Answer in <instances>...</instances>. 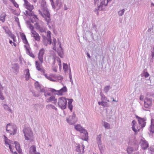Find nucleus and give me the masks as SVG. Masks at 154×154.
I'll return each mask as SVG.
<instances>
[{"label": "nucleus", "instance_id": "obj_1", "mask_svg": "<svg viewBox=\"0 0 154 154\" xmlns=\"http://www.w3.org/2000/svg\"><path fill=\"white\" fill-rule=\"evenodd\" d=\"M75 129L77 131L80 132L81 133L83 134L82 139L84 140L87 141L88 138V134L87 131L83 128L80 125L77 124L75 125Z\"/></svg>", "mask_w": 154, "mask_h": 154}, {"label": "nucleus", "instance_id": "obj_2", "mask_svg": "<svg viewBox=\"0 0 154 154\" xmlns=\"http://www.w3.org/2000/svg\"><path fill=\"white\" fill-rule=\"evenodd\" d=\"M25 140H31L33 136V133L29 127L24 128L23 130Z\"/></svg>", "mask_w": 154, "mask_h": 154}, {"label": "nucleus", "instance_id": "obj_3", "mask_svg": "<svg viewBox=\"0 0 154 154\" xmlns=\"http://www.w3.org/2000/svg\"><path fill=\"white\" fill-rule=\"evenodd\" d=\"M38 11L39 14L43 17L44 18L45 20L47 22V25H48L51 19H50V14L48 10H42V11H41V10H38Z\"/></svg>", "mask_w": 154, "mask_h": 154}, {"label": "nucleus", "instance_id": "obj_4", "mask_svg": "<svg viewBox=\"0 0 154 154\" xmlns=\"http://www.w3.org/2000/svg\"><path fill=\"white\" fill-rule=\"evenodd\" d=\"M66 99L63 97L59 98L58 102V106L62 109H64L66 108L67 104Z\"/></svg>", "mask_w": 154, "mask_h": 154}, {"label": "nucleus", "instance_id": "obj_5", "mask_svg": "<svg viewBox=\"0 0 154 154\" xmlns=\"http://www.w3.org/2000/svg\"><path fill=\"white\" fill-rule=\"evenodd\" d=\"M77 121V118L76 117V115L74 112L72 115L69 116V118L66 119L67 122L70 125L75 124Z\"/></svg>", "mask_w": 154, "mask_h": 154}, {"label": "nucleus", "instance_id": "obj_6", "mask_svg": "<svg viewBox=\"0 0 154 154\" xmlns=\"http://www.w3.org/2000/svg\"><path fill=\"white\" fill-rule=\"evenodd\" d=\"M50 91L54 94L58 95H62L63 93L66 92L67 91V89L66 86H63L62 88L59 90H56L54 89H51Z\"/></svg>", "mask_w": 154, "mask_h": 154}, {"label": "nucleus", "instance_id": "obj_7", "mask_svg": "<svg viewBox=\"0 0 154 154\" xmlns=\"http://www.w3.org/2000/svg\"><path fill=\"white\" fill-rule=\"evenodd\" d=\"M152 98L146 97L144 100V107L146 108L149 109L152 106Z\"/></svg>", "mask_w": 154, "mask_h": 154}, {"label": "nucleus", "instance_id": "obj_8", "mask_svg": "<svg viewBox=\"0 0 154 154\" xmlns=\"http://www.w3.org/2000/svg\"><path fill=\"white\" fill-rule=\"evenodd\" d=\"M136 117L137 119L138 123L140 125L141 127L142 128L144 127L146 124V117L142 118L137 116H136Z\"/></svg>", "mask_w": 154, "mask_h": 154}, {"label": "nucleus", "instance_id": "obj_9", "mask_svg": "<svg viewBox=\"0 0 154 154\" xmlns=\"http://www.w3.org/2000/svg\"><path fill=\"white\" fill-rule=\"evenodd\" d=\"M142 149L145 150L149 146L148 142L144 138L141 139L140 142Z\"/></svg>", "mask_w": 154, "mask_h": 154}, {"label": "nucleus", "instance_id": "obj_10", "mask_svg": "<svg viewBox=\"0 0 154 154\" xmlns=\"http://www.w3.org/2000/svg\"><path fill=\"white\" fill-rule=\"evenodd\" d=\"M85 146L82 144V146L78 144L76 146L75 151L78 152V154H83L84 152Z\"/></svg>", "mask_w": 154, "mask_h": 154}, {"label": "nucleus", "instance_id": "obj_11", "mask_svg": "<svg viewBox=\"0 0 154 154\" xmlns=\"http://www.w3.org/2000/svg\"><path fill=\"white\" fill-rule=\"evenodd\" d=\"M45 53V50L43 48H42L39 51L38 57L39 60L41 64H42L43 62V57Z\"/></svg>", "mask_w": 154, "mask_h": 154}, {"label": "nucleus", "instance_id": "obj_12", "mask_svg": "<svg viewBox=\"0 0 154 154\" xmlns=\"http://www.w3.org/2000/svg\"><path fill=\"white\" fill-rule=\"evenodd\" d=\"M23 6L27 10H33L34 9L33 5L31 4L27 0H24Z\"/></svg>", "mask_w": 154, "mask_h": 154}, {"label": "nucleus", "instance_id": "obj_13", "mask_svg": "<svg viewBox=\"0 0 154 154\" xmlns=\"http://www.w3.org/2000/svg\"><path fill=\"white\" fill-rule=\"evenodd\" d=\"M91 37L93 40H94V38L93 36V34L90 31H86L85 35H83L84 38L87 40L88 38Z\"/></svg>", "mask_w": 154, "mask_h": 154}, {"label": "nucleus", "instance_id": "obj_14", "mask_svg": "<svg viewBox=\"0 0 154 154\" xmlns=\"http://www.w3.org/2000/svg\"><path fill=\"white\" fill-rule=\"evenodd\" d=\"M35 64L36 68L38 70L42 72L43 73H45V70L44 69L40 67V65L38 61H36Z\"/></svg>", "mask_w": 154, "mask_h": 154}, {"label": "nucleus", "instance_id": "obj_15", "mask_svg": "<svg viewBox=\"0 0 154 154\" xmlns=\"http://www.w3.org/2000/svg\"><path fill=\"white\" fill-rule=\"evenodd\" d=\"M149 130L151 133H154V120L153 119H151V125L149 128Z\"/></svg>", "mask_w": 154, "mask_h": 154}, {"label": "nucleus", "instance_id": "obj_16", "mask_svg": "<svg viewBox=\"0 0 154 154\" xmlns=\"http://www.w3.org/2000/svg\"><path fill=\"white\" fill-rule=\"evenodd\" d=\"M31 33L33 35V37L35 40L37 41H39L40 36L39 34L35 31H32Z\"/></svg>", "mask_w": 154, "mask_h": 154}, {"label": "nucleus", "instance_id": "obj_17", "mask_svg": "<svg viewBox=\"0 0 154 154\" xmlns=\"http://www.w3.org/2000/svg\"><path fill=\"white\" fill-rule=\"evenodd\" d=\"M25 71L26 72L25 75V78L26 81H28L30 77V74L29 73V71L28 69H25Z\"/></svg>", "mask_w": 154, "mask_h": 154}, {"label": "nucleus", "instance_id": "obj_18", "mask_svg": "<svg viewBox=\"0 0 154 154\" xmlns=\"http://www.w3.org/2000/svg\"><path fill=\"white\" fill-rule=\"evenodd\" d=\"M136 123V122L134 120H133L132 122V130L134 131L135 133H137L138 131H139V130H137L136 129L135 127V125Z\"/></svg>", "mask_w": 154, "mask_h": 154}, {"label": "nucleus", "instance_id": "obj_19", "mask_svg": "<svg viewBox=\"0 0 154 154\" xmlns=\"http://www.w3.org/2000/svg\"><path fill=\"white\" fill-rule=\"evenodd\" d=\"M3 107L5 110L8 111L11 113H13L12 110L6 104H4L3 105Z\"/></svg>", "mask_w": 154, "mask_h": 154}, {"label": "nucleus", "instance_id": "obj_20", "mask_svg": "<svg viewBox=\"0 0 154 154\" xmlns=\"http://www.w3.org/2000/svg\"><path fill=\"white\" fill-rule=\"evenodd\" d=\"M106 114L107 118L109 119H111L112 116V110H111L109 112L107 110H106Z\"/></svg>", "mask_w": 154, "mask_h": 154}, {"label": "nucleus", "instance_id": "obj_21", "mask_svg": "<svg viewBox=\"0 0 154 154\" xmlns=\"http://www.w3.org/2000/svg\"><path fill=\"white\" fill-rule=\"evenodd\" d=\"M97 141L98 145H101L102 144L101 134H99L97 136Z\"/></svg>", "mask_w": 154, "mask_h": 154}, {"label": "nucleus", "instance_id": "obj_22", "mask_svg": "<svg viewBox=\"0 0 154 154\" xmlns=\"http://www.w3.org/2000/svg\"><path fill=\"white\" fill-rule=\"evenodd\" d=\"M32 10H26V14L27 16H32L34 13L32 11Z\"/></svg>", "mask_w": 154, "mask_h": 154}, {"label": "nucleus", "instance_id": "obj_23", "mask_svg": "<svg viewBox=\"0 0 154 154\" xmlns=\"http://www.w3.org/2000/svg\"><path fill=\"white\" fill-rule=\"evenodd\" d=\"M111 88V87L110 85L106 86L104 88L103 91L105 93L107 94L108 92Z\"/></svg>", "mask_w": 154, "mask_h": 154}, {"label": "nucleus", "instance_id": "obj_24", "mask_svg": "<svg viewBox=\"0 0 154 154\" xmlns=\"http://www.w3.org/2000/svg\"><path fill=\"white\" fill-rule=\"evenodd\" d=\"M101 5H102L106 6L108 2L111 1L112 0H101Z\"/></svg>", "mask_w": 154, "mask_h": 154}, {"label": "nucleus", "instance_id": "obj_25", "mask_svg": "<svg viewBox=\"0 0 154 154\" xmlns=\"http://www.w3.org/2000/svg\"><path fill=\"white\" fill-rule=\"evenodd\" d=\"M36 147L34 146H31L29 148V152L32 154L36 151Z\"/></svg>", "mask_w": 154, "mask_h": 154}, {"label": "nucleus", "instance_id": "obj_26", "mask_svg": "<svg viewBox=\"0 0 154 154\" xmlns=\"http://www.w3.org/2000/svg\"><path fill=\"white\" fill-rule=\"evenodd\" d=\"M14 70L16 72L19 69V67L18 64L17 63H15L13 65V67Z\"/></svg>", "mask_w": 154, "mask_h": 154}, {"label": "nucleus", "instance_id": "obj_27", "mask_svg": "<svg viewBox=\"0 0 154 154\" xmlns=\"http://www.w3.org/2000/svg\"><path fill=\"white\" fill-rule=\"evenodd\" d=\"M55 97L54 96H52L50 97L49 98H48L46 100V102L47 103L49 102H50L53 101L55 99Z\"/></svg>", "mask_w": 154, "mask_h": 154}, {"label": "nucleus", "instance_id": "obj_28", "mask_svg": "<svg viewBox=\"0 0 154 154\" xmlns=\"http://www.w3.org/2000/svg\"><path fill=\"white\" fill-rule=\"evenodd\" d=\"M4 137L5 144V145L9 144V143H10V140H9L8 138L5 135H4Z\"/></svg>", "mask_w": 154, "mask_h": 154}, {"label": "nucleus", "instance_id": "obj_29", "mask_svg": "<svg viewBox=\"0 0 154 154\" xmlns=\"http://www.w3.org/2000/svg\"><path fill=\"white\" fill-rule=\"evenodd\" d=\"M44 38L46 40L47 42H49L50 44H51L52 43V41L51 39V36L50 35H49V36L48 38L44 37Z\"/></svg>", "mask_w": 154, "mask_h": 154}, {"label": "nucleus", "instance_id": "obj_30", "mask_svg": "<svg viewBox=\"0 0 154 154\" xmlns=\"http://www.w3.org/2000/svg\"><path fill=\"white\" fill-rule=\"evenodd\" d=\"M60 48L61 49H62L61 46L60 45ZM58 55L60 56V57H61V58L63 57V52L62 49H61V50L60 51H59L58 52Z\"/></svg>", "mask_w": 154, "mask_h": 154}, {"label": "nucleus", "instance_id": "obj_31", "mask_svg": "<svg viewBox=\"0 0 154 154\" xmlns=\"http://www.w3.org/2000/svg\"><path fill=\"white\" fill-rule=\"evenodd\" d=\"M103 126L105 128L107 129H109L110 128V125L109 124L106 122H104Z\"/></svg>", "mask_w": 154, "mask_h": 154}, {"label": "nucleus", "instance_id": "obj_32", "mask_svg": "<svg viewBox=\"0 0 154 154\" xmlns=\"http://www.w3.org/2000/svg\"><path fill=\"white\" fill-rule=\"evenodd\" d=\"M35 88L37 89H38V88L40 89L41 88V86L39 84L38 82L37 81H36L35 82Z\"/></svg>", "mask_w": 154, "mask_h": 154}, {"label": "nucleus", "instance_id": "obj_33", "mask_svg": "<svg viewBox=\"0 0 154 154\" xmlns=\"http://www.w3.org/2000/svg\"><path fill=\"white\" fill-rule=\"evenodd\" d=\"M12 124V123H9L6 126V131H7V132H8V133H10V134H11V133H12V132H11L12 131H11V130H8V126H11V125Z\"/></svg>", "mask_w": 154, "mask_h": 154}, {"label": "nucleus", "instance_id": "obj_34", "mask_svg": "<svg viewBox=\"0 0 154 154\" xmlns=\"http://www.w3.org/2000/svg\"><path fill=\"white\" fill-rule=\"evenodd\" d=\"M133 151V148L131 147H128L127 149V152L128 154H131Z\"/></svg>", "mask_w": 154, "mask_h": 154}, {"label": "nucleus", "instance_id": "obj_35", "mask_svg": "<svg viewBox=\"0 0 154 154\" xmlns=\"http://www.w3.org/2000/svg\"><path fill=\"white\" fill-rule=\"evenodd\" d=\"M63 69L65 71V72H66L67 71L68 66L67 64L66 63H63Z\"/></svg>", "mask_w": 154, "mask_h": 154}, {"label": "nucleus", "instance_id": "obj_36", "mask_svg": "<svg viewBox=\"0 0 154 154\" xmlns=\"http://www.w3.org/2000/svg\"><path fill=\"white\" fill-rule=\"evenodd\" d=\"M13 131L12 133H11V135H14L16 134L17 130V127H14L13 128Z\"/></svg>", "mask_w": 154, "mask_h": 154}, {"label": "nucleus", "instance_id": "obj_37", "mask_svg": "<svg viewBox=\"0 0 154 154\" xmlns=\"http://www.w3.org/2000/svg\"><path fill=\"white\" fill-rule=\"evenodd\" d=\"M50 107L51 108L53 109H55L56 110H57V108L53 105L49 104L46 106V108L47 109H50Z\"/></svg>", "mask_w": 154, "mask_h": 154}, {"label": "nucleus", "instance_id": "obj_38", "mask_svg": "<svg viewBox=\"0 0 154 154\" xmlns=\"http://www.w3.org/2000/svg\"><path fill=\"white\" fill-rule=\"evenodd\" d=\"M5 15H1L0 16V20L2 22H4L5 21Z\"/></svg>", "mask_w": 154, "mask_h": 154}, {"label": "nucleus", "instance_id": "obj_39", "mask_svg": "<svg viewBox=\"0 0 154 154\" xmlns=\"http://www.w3.org/2000/svg\"><path fill=\"white\" fill-rule=\"evenodd\" d=\"M5 33L7 34L10 37L11 35H13V34H12L11 31L8 29L7 30H6Z\"/></svg>", "mask_w": 154, "mask_h": 154}, {"label": "nucleus", "instance_id": "obj_40", "mask_svg": "<svg viewBox=\"0 0 154 154\" xmlns=\"http://www.w3.org/2000/svg\"><path fill=\"white\" fill-rule=\"evenodd\" d=\"M29 29L31 30V32L32 33V31H35L33 29H34V27L31 24H30L29 25Z\"/></svg>", "mask_w": 154, "mask_h": 154}, {"label": "nucleus", "instance_id": "obj_41", "mask_svg": "<svg viewBox=\"0 0 154 154\" xmlns=\"http://www.w3.org/2000/svg\"><path fill=\"white\" fill-rule=\"evenodd\" d=\"M91 29H94L96 32H97V26L95 23L92 24V27L91 28Z\"/></svg>", "mask_w": 154, "mask_h": 154}, {"label": "nucleus", "instance_id": "obj_42", "mask_svg": "<svg viewBox=\"0 0 154 154\" xmlns=\"http://www.w3.org/2000/svg\"><path fill=\"white\" fill-rule=\"evenodd\" d=\"M26 53L32 57L33 58H34L35 57V56L33 54L32 52H31L30 51H29L27 52Z\"/></svg>", "mask_w": 154, "mask_h": 154}, {"label": "nucleus", "instance_id": "obj_43", "mask_svg": "<svg viewBox=\"0 0 154 154\" xmlns=\"http://www.w3.org/2000/svg\"><path fill=\"white\" fill-rule=\"evenodd\" d=\"M125 10H119L118 12V14L120 16H122L124 14Z\"/></svg>", "mask_w": 154, "mask_h": 154}, {"label": "nucleus", "instance_id": "obj_44", "mask_svg": "<svg viewBox=\"0 0 154 154\" xmlns=\"http://www.w3.org/2000/svg\"><path fill=\"white\" fill-rule=\"evenodd\" d=\"M32 16H33V18L35 20V21L36 22H38V19L37 18V16L36 15H35L34 14Z\"/></svg>", "mask_w": 154, "mask_h": 154}, {"label": "nucleus", "instance_id": "obj_45", "mask_svg": "<svg viewBox=\"0 0 154 154\" xmlns=\"http://www.w3.org/2000/svg\"><path fill=\"white\" fill-rule=\"evenodd\" d=\"M149 74L147 72H143V75L146 78L148 77L149 76Z\"/></svg>", "mask_w": 154, "mask_h": 154}, {"label": "nucleus", "instance_id": "obj_46", "mask_svg": "<svg viewBox=\"0 0 154 154\" xmlns=\"http://www.w3.org/2000/svg\"><path fill=\"white\" fill-rule=\"evenodd\" d=\"M15 21L17 22L18 26L20 27L19 18L17 17H15Z\"/></svg>", "mask_w": 154, "mask_h": 154}, {"label": "nucleus", "instance_id": "obj_47", "mask_svg": "<svg viewBox=\"0 0 154 154\" xmlns=\"http://www.w3.org/2000/svg\"><path fill=\"white\" fill-rule=\"evenodd\" d=\"M20 36L22 40L26 38V36L24 33H22L20 34Z\"/></svg>", "mask_w": 154, "mask_h": 154}, {"label": "nucleus", "instance_id": "obj_48", "mask_svg": "<svg viewBox=\"0 0 154 154\" xmlns=\"http://www.w3.org/2000/svg\"><path fill=\"white\" fill-rule=\"evenodd\" d=\"M68 107L71 112H72L73 106L72 104H68Z\"/></svg>", "mask_w": 154, "mask_h": 154}, {"label": "nucleus", "instance_id": "obj_49", "mask_svg": "<svg viewBox=\"0 0 154 154\" xmlns=\"http://www.w3.org/2000/svg\"><path fill=\"white\" fill-rule=\"evenodd\" d=\"M103 106L105 107H108L109 105L108 103L106 102L103 101Z\"/></svg>", "mask_w": 154, "mask_h": 154}, {"label": "nucleus", "instance_id": "obj_50", "mask_svg": "<svg viewBox=\"0 0 154 154\" xmlns=\"http://www.w3.org/2000/svg\"><path fill=\"white\" fill-rule=\"evenodd\" d=\"M67 100L68 101V104H72V103L73 101L72 99H66V100Z\"/></svg>", "mask_w": 154, "mask_h": 154}, {"label": "nucleus", "instance_id": "obj_51", "mask_svg": "<svg viewBox=\"0 0 154 154\" xmlns=\"http://www.w3.org/2000/svg\"><path fill=\"white\" fill-rule=\"evenodd\" d=\"M101 99L102 100H106L107 98L105 97L104 95H101Z\"/></svg>", "mask_w": 154, "mask_h": 154}, {"label": "nucleus", "instance_id": "obj_52", "mask_svg": "<svg viewBox=\"0 0 154 154\" xmlns=\"http://www.w3.org/2000/svg\"><path fill=\"white\" fill-rule=\"evenodd\" d=\"M14 144H15V147L16 149L19 146H20L19 143L17 141H15Z\"/></svg>", "mask_w": 154, "mask_h": 154}, {"label": "nucleus", "instance_id": "obj_53", "mask_svg": "<svg viewBox=\"0 0 154 154\" xmlns=\"http://www.w3.org/2000/svg\"><path fill=\"white\" fill-rule=\"evenodd\" d=\"M16 149L19 153H20L22 152V150L20 148V146H19Z\"/></svg>", "mask_w": 154, "mask_h": 154}, {"label": "nucleus", "instance_id": "obj_54", "mask_svg": "<svg viewBox=\"0 0 154 154\" xmlns=\"http://www.w3.org/2000/svg\"><path fill=\"white\" fill-rule=\"evenodd\" d=\"M13 4L14 5V6L16 7L17 8L19 7L18 5L15 2V1H14V2H12Z\"/></svg>", "mask_w": 154, "mask_h": 154}, {"label": "nucleus", "instance_id": "obj_55", "mask_svg": "<svg viewBox=\"0 0 154 154\" xmlns=\"http://www.w3.org/2000/svg\"><path fill=\"white\" fill-rule=\"evenodd\" d=\"M10 37L13 39V40L14 42H16V40H15L16 36H15V35H14L13 34L12 35H11Z\"/></svg>", "mask_w": 154, "mask_h": 154}, {"label": "nucleus", "instance_id": "obj_56", "mask_svg": "<svg viewBox=\"0 0 154 154\" xmlns=\"http://www.w3.org/2000/svg\"><path fill=\"white\" fill-rule=\"evenodd\" d=\"M43 42L44 45H45L46 46H47L48 45V43L46 40L44 38L43 39Z\"/></svg>", "mask_w": 154, "mask_h": 154}, {"label": "nucleus", "instance_id": "obj_57", "mask_svg": "<svg viewBox=\"0 0 154 154\" xmlns=\"http://www.w3.org/2000/svg\"><path fill=\"white\" fill-rule=\"evenodd\" d=\"M35 25L36 26V28L37 29H39L41 27L37 23V22H36Z\"/></svg>", "mask_w": 154, "mask_h": 154}, {"label": "nucleus", "instance_id": "obj_58", "mask_svg": "<svg viewBox=\"0 0 154 154\" xmlns=\"http://www.w3.org/2000/svg\"><path fill=\"white\" fill-rule=\"evenodd\" d=\"M35 25L36 26V28L37 29H39L41 27L37 23V22H36Z\"/></svg>", "mask_w": 154, "mask_h": 154}, {"label": "nucleus", "instance_id": "obj_59", "mask_svg": "<svg viewBox=\"0 0 154 154\" xmlns=\"http://www.w3.org/2000/svg\"><path fill=\"white\" fill-rule=\"evenodd\" d=\"M23 43L24 44L27 45L28 44V41L26 39V38H25V39L22 40Z\"/></svg>", "mask_w": 154, "mask_h": 154}, {"label": "nucleus", "instance_id": "obj_60", "mask_svg": "<svg viewBox=\"0 0 154 154\" xmlns=\"http://www.w3.org/2000/svg\"><path fill=\"white\" fill-rule=\"evenodd\" d=\"M19 61L21 64L22 65L23 63L22 62L23 61V59L22 58L20 57L19 58Z\"/></svg>", "mask_w": 154, "mask_h": 154}, {"label": "nucleus", "instance_id": "obj_61", "mask_svg": "<svg viewBox=\"0 0 154 154\" xmlns=\"http://www.w3.org/2000/svg\"><path fill=\"white\" fill-rule=\"evenodd\" d=\"M151 55L152 57L154 58V47H153V49L151 50Z\"/></svg>", "mask_w": 154, "mask_h": 154}, {"label": "nucleus", "instance_id": "obj_62", "mask_svg": "<svg viewBox=\"0 0 154 154\" xmlns=\"http://www.w3.org/2000/svg\"><path fill=\"white\" fill-rule=\"evenodd\" d=\"M44 95L45 97H47V96H51V94L49 93H45L44 94Z\"/></svg>", "mask_w": 154, "mask_h": 154}, {"label": "nucleus", "instance_id": "obj_63", "mask_svg": "<svg viewBox=\"0 0 154 154\" xmlns=\"http://www.w3.org/2000/svg\"><path fill=\"white\" fill-rule=\"evenodd\" d=\"M40 89V92L45 93V89H44V88L41 89V88L40 89Z\"/></svg>", "mask_w": 154, "mask_h": 154}, {"label": "nucleus", "instance_id": "obj_64", "mask_svg": "<svg viewBox=\"0 0 154 154\" xmlns=\"http://www.w3.org/2000/svg\"><path fill=\"white\" fill-rule=\"evenodd\" d=\"M47 79L48 80H50V81H54V80L51 77L49 76L47 78Z\"/></svg>", "mask_w": 154, "mask_h": 154}]
</instances>
